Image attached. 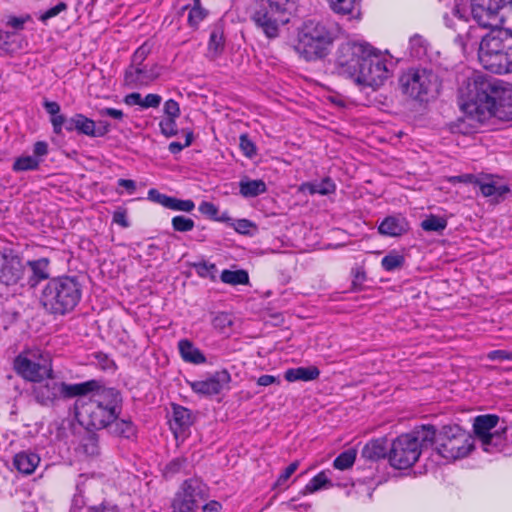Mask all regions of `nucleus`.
<instances>
[{"label":"nucleus","mask_w":512,"mask_h":512,"mask_svg":"<svg viewBox=\"0 0 512 512\" xmlns=\"http://www.w3.org/2000/svg\"><path fill=\"white\" fill-rule=\"evenodd\" d=\"M357 0H329L330 6L335 13L348 15L352 14Z\"/></svg>","instance_id":"49"},{"label":"nucleus","mask_w":512,"mask_h":512,"mask_svg":"<svg viewBox=\"0 0 512 512\" xmlns=\"http://www.w3.org/2000/svg\"><path fill=\"white\" fill-rule=\"evenodd\" d=\"M357 452L355 449H347L343 452H341L333 462L334 468L338 470H346L355 462Z\"/></svg>","instance_id":"44"},{"label":"nucleus","mask_w":512,"mask_h":512,"mask_svg":"<svg viewBox=\"0 0 512 512\" xmlns=\"http://www.w3.org/2000/svg\"><path fill=\"white\" fill-rule=\"evenodd\" d=\"M231 381L230 373L227 370L217 371L204 380L189 381L192 391L201 396H214L224 389Z\"/></svg>","instance_id":"16"},{"label":"nucleus","mask_w":512,"mask_h":512,"mask_svg":"<svg viewBox=\"0 0 512 512\" xmlns=\"http://www.w3.org/2000/svg\"><path fill=\"white\" fill-rule=\"evenodd\" d=\"M499 422V417L494 414H486L477 416L474 420L473 429L475 436L481 441L492 434V430H497L496 427Z\"/></svg>","instance_id":"25"},{"label":"nucleus","mask_w":512,"mask_h":512,"mask_svg":"<svg viewBox=\"0 0 512 512\" xmlns=\"http://www.w3.org/2000/svg\"><path fill=\"white\" fill-rule=\"evenodd\" d=\"M405 264V257L396 251L389 252L381 260L382 268L387 272L401 269Z\"/></svg>","instance_id":"39"},{"label":"nucleus","mask_w":512,"mask_h":512,"mask_svg":"<svg viewBox=\"0 0 512 512\" xmlns=\"http://www.w3.org/2000/svg\"><path fill=\"white\" fill-rule=\"evenodd\" d=\"M368 51H371V45L366 42L347 41L341 43L335 54L336 73L353 80L362 63V58Z\"/></svg>","instance_id":"11"},{"label":"nucleus","mask_w":512,"mask_h":512,"mask_svg":"<svg viewBox=\"0 0 512 512\" xmlns=\"http://www.w3.org/2000/svg\"><path fill=\"white\" fill-rule=\"evenodd\" d=\"M388 65L391 62L385 55L371 46V51L362 58V63L354 76L357 85L377 88L384 84L390 75Z\"/></svg>","instance_id":"10"},{"label":"nucleus","mask_w":512,"mask_h":512,"mask_svg":"<svg viewBox=\"0 0 512 512\" xmlns=\"http://www.w3.org/2000/svg\"><path fill=\"white\" fill-rule=\"evenodd\" d=\"M108 432L120 438L133 440L137 436V427L131 420L117 419L110 422Z\"/></svg>","instance_id":"26"},{"label":"nucleus","mask_w":512,"mask_h":512,"mask_svg":"<svg viewBox=\"0 0 512 512\" xmlns=\"http://www.w3.org/2000/svg\"><path fill=\"white\" fill-rule=\"evenodd\" d=\"M157 74L148 70L146 66L142 65H129L125 70V81L127 84L143 85L154 80Z\"/></svg>","instance_id":"23"},{"label":"nucleus","mask_w":512,"mask_h":512,"mask_svg":"<svg viewBox=\"0 0 512 512\" xmlns=\"http://www.w3.org/2000/svg\"><path fill=\"white\" fill-rule=\"evenodd\" d=\"M79 451L87 456H97L100 452L98 435L92 431L86 432L80 440Z\"/></svg>","instance_id":"35"},{"label":"nucleus","mask_w":512,"mask_h":512,"mask_svg":"<svg viewBox=\"0 0 512 512\" xmlns=\"http://www.w3.org/2000/svg\"><path fill=\"white\" fill-rule=\"evenodd\" d=\"M409 223L401 215H391L383 219L378 226L379 234L388 237H399L409 231Z\"/></svg>","instance_id":"19"},{"label":"nucleus","mask_w":512,"mask_h":512,"mask_svg":"<svg viewBox=\"0 0 512 512\" xmlns=\"http://www.w3.org/2000/svg\"><path fill=\"white\" fill-rule=\"evenodd\" d=\"M164 113L166 117L178 118L180 116V107L177 101L169 99L164 103Z\"/></svg>","instance_id":"58"},{"label":"nucleus","mask_w":512,"mask_h":512,"mask_svg":"<svg viewBox=\"0 0 512 512\" xmlns=\"http://www.w3.org/2000/svg\"><path fill=\"white\" fill-rule=\"evenodd\" d=\"M40 162L41 160L34 156H21L14 161L12 169L15 172L34 171L39 168Z\"/></svg>","instance_id":"41"},{"label":"nucleus","mask_w":512,"mask_h":512,"mask_svg":"<svg viewBox=\"0 0 512 512\" xmlns=\"http://www.w3.org/2000/svg\"><path fill=\"white\" fill-rule=\"evenodd\" d=\"M179 352L184 361L193 364L205 363L206 357L196 348L193 343L187 339H182L178 343Z\"/></svg>","instance_id":"30"},{"label":"nucleus","mask_w":512,"mask_h":512,"mask_svg":"<svg viewBox=\"0 0 512 512\" xmlns=\"http://www.w3.org/2000/svg\"><path fill=\"white\" fill-rule=\"evenodd\" d=\"M171 225L174 231L184 233L193 230L195 222L193 219L184 215H177L172 218Z\"/></svg>","instance_id":"48"},{"label":"nucleus","mask_w":512,"mask_h":512,"mask_svg":"<svg viewBox=\"0 0 512 512\" xmlns=\"http://www.w3.org/2000/svg\"><path fill=\"white\" fill-rule=\"evenodd\" d=\"M299 190L311 195H329L336 191V184L330 177H325L320 182H304L300 185Z\"/></svg>","instance_id":"29"},{"label":"nucleus","mask_w":512,"mask_h":512,"mask_svg":"<svg viewBox=\"0 0 512 512\" xmlns=\"http://www.w3.org/2000/svg\"><path fill=\"white\" fill-rule=\"evenodd\" d=\"M162 97L158 94H147L142 101V108H158L161 104Z\"/></svg>","instance_id":"63"},{"label":"nucleus","mask_w":512,"mask_h":512,"mask_svg":"<svg viewBox=\"0 0 512 512\" xmlns=\"http://www.w3.org/2000/svg\"><path fill=\"white\" fill-rule=\"evenodd\" d=\"M299 461L290 463L276 480V486H283L292 474L298 469Z\"/></svg>","instance_id":"56"},{"label":"nucleus","mask_w":512,"mask_h":512,"mask_svg":"<svg viewBox=\"0 0 512 512\" xmlns=\"http://www.w3.org/2000/svg\"><path fill=\"white\" fill-rule=\"evenodd\" d=\"M66 9L67 4L65 2H59L57 5L44 12L39 19L45 22L46 20L57 16L59 13L65 11Z\"/></svg>","instance_id":"60"},{"label":"nucleus","mask_w":512,"mask_h":512,"mask_svg":"<svg viewBox=\"0 0 512 512\" xmlns=\"http://www.w3.org/2000/svg\"><path fill=\"white\" fill-rule=\"evenodd\" d=\"M121 396L113 388L104 389L88 400L79 398L75 402L76 417L87 430L108 428L118 417L121 409Z\"/></svg>","instance_id":"2"},{"label":"nucleus","mask_w":512,"mask_h":512,"mask_svg":"<svg viewBox=\"0 0 512 512\" xmlns=\"http://www.w3.org/2000/svg\"><path fill=\"white\" fill-rule=\"evenodd\" d=\"M320 376V370L316 366L289 368L284 373V378L288 382L313 381Z\"/></svg>","instance_id":"27"},{"label":"nucleus","mask_w":512,"mask_h":512,"mask_svg":"<svg viewBox=\"0 0 512 512\" xmlns=\"http://www.w3.org/2000/svg\"><path fill=\"white\" fill-rule=\"evenodd\" d=\"M169 424L175 437H178L193 424L192 412L184 406L172 404V416Z\"/></svg>","instance_id":"18"},{"label":"nucleus","mask_w":512,"mask_h":512,"mask_svg":"<svg viewBox=\"0 0 512 512\" xmlns=\"http://www.w3.org/2000/svg\"><path fill=\"white\" fill-rule=\"evenodd\" d=\"M336 39V27L323 20H305L297 30L296 52L306 61L325 58Z\"/></svg>","instance_id":"5"},{"label":"nucleus","mask_w":512,"mask_h":512,"mask_svg":"<svg viewBox=\"0 0 512 512\" xmlns=\"http://www.w3.org/2000/svg\"><path fill=\"white\" fill-rule=\"evenodd\" d=\"M254 224L248 219H238L231 223V227L239 234H249V230Z\"/></svg>","instance_id":"59"},{"label":"nucleus","mask_w":512,"mask_h":512,"mask_svg":"<svg viewBox=\"0 0 512 512\" xmlns=\"http://www.w3.org/2000/svg\"><path fill=\"white\" fill-rule=\"evenodd\" d=\"M435 438L434 426H422L412 434L397 437L391 444L388 460L395 469H408L419 458L424 448L432 445Z\"/></svg>","instance_id":"7"},{"label":"nucleus","mask_w":512,"mask_h":512,"mask_svg":"<svg viewBox=\"0 0 512 512\" xmlns=\"http://www.w3.org/2000/svg\"><path fill=\"white\" fill-rule=\"evenodd\" d=\"M212 325L220 333L226 334L233 325V317L227 312H219L214 316Z\"/></svg>","instance_id":"46"},{"label":"nucleus","mask_w":512,"mask_h":512,"mask_svg":"<svg viewBox=\"0 0 512 512\" xmlns=\"http://www.w3.org/2000/svg\"><path fill=\"white\" fill-rule=\"evenodd\" d=\"M148 198L163 207L167 208L170 202L171 196L160 193L158 190L152 188L148 191Z\"/></svg>","instance_id":"57"},{"label":"nucleus","mask_w":512,"mask_h":512,"mask_svg":"<svg viewBox=\"0 0 512 512\" xmlns=\"http://www.w3.org/2000/svg\"><path fill=\"white\" fill-rule=\"evenodd\" d=\"M209 12L205 9L201 3L193 4L188 13V25L192 29L196 30L199 27V24L208 16Z\"/></svg>","instance_id":"40"},{"label":"nucleus","mask_w":512,"mask_h":512,"mask_svg":"<svg viewBox=\"0 0 512 512\" xmlns=\"http://www.w3.org/2000/svg\"><path fill=\"white\" fill-rule=\"evenodd\" d=\"M14 369L24 379L34 382V384L53 374L49 359L41 358L35 361L21 354L14 360Z\"/></svg>","instance_id":"13"},{"label":"nucleus","mask_w":512,"mask_h":512,"mask_svg":"<svg viewBox=\"0 0 512 512\" xmlns=\"http://www.w3.org/2000/svg\"><path fill=\"white\" fill-rule=\"evenodd\" d=\"M45 111L51 116L50 122L53 132L60 135L63 130L64 115L60 114V105L55 101L45 100L43 102Z\"/></svg>","instance_id":"34"},{"label":"nucleus","mask_w":512,"mask_h":512,"mask_svg":"<svg viewBox=\"0 0 512 512\" xmlns=\"http://www.w3.org/2000/svg\"><path fill=\"white\" fill-rule=\"evenodd\" d=\"M476 30V27L470 25L468 29L464 31V33L458 32L457 36L455 37V42L461 47L463 51L466 50L468 42L475 37L474 33Z\"/></svg>","instance_id":"54"},{"label":"nucleus","mask_w":512,"mask_h":512,"mask_svg":"<svg viewBox=\"0 0 512 512\" xmlns=\"http://www.w3.org/2000/svg\"><path fill=\"white\" fill-rule=\"evenodd\" d=\"M195 208V203L190 200H182L175 197L170 198L169 205L167 209L175 210V211H183V212H191Z\"/></svg>","instance_id":"50"},{"label":"nucleus","mask_w":512,"mask_h":512,"mask_svg":"<svg viewBox=\"0 0 512 512\" xmlns=\"http://www.w3.org/2000/svg\"><path fill=\"white\" fill-rule=\"evenodd\" d=\"M29 266L32 271V275L29 278V285L31 287H35L40 281L49 278V260L47 258L30 261Z\"/></svg>","instance_id":"33"},{"label":"nucleus","mask_w":512,"mask_h":512,"mask_svg":"<svg viewBox=\"0 0 512 512\" xmlns=\"http://www.w3.org/2000/svg\"><path fill=\"white\" fill-rule=\"evenodd\" d=\"M482 37L478 58L484 69L495 74L512 72V30L494 26Z\"/></svg>","instance_id":"3"},{"label":"nucleus","mask_w":512,"mask_h":512,"mask_svg":"<svg viewBox=\"0 0 512 512\" xmlns=\"http://www.w3.org/2000/svg\"><path fill=\"white\" fill-rule=\"evenodd\" d=\"M332 486L333 484L331 480L328 478L326 472L321 471L306 484L301 493L303 495H307Z\"/></svg>","instance_id":"37"},{"label":"nucleus","mask_w":512,"mask_h":512,"mask_svg":"<svg viewBox=\"0 0 512 512\" xmlns=\"http://www.w3.org/2000/svg\"><path fill=\"white\" fill-rule=\"evenodd\" d=\"M452 14L463 24L465 25L469 21V15H472L471 10L465 6H461L459 4L455 5L452 10Z\"/></svg>","instance_id":"61"},{"label":"nucleus","mask_w":512,"mask_h":512,"mask_svg":"<svg viewBox=\"0 0 512 512\" xmlns=\"http://www.w3.org/2000/svg\"><path fill=\"white\" fill-rule=\"evenodd\" d=\"M77 119L78 122L75 126L77 133L95 137V121L81 113H77Z\"/></svg>","instance_id":"45"},{"label":"nucleus","mask_w":512,"mask_h":512,"mask_svg":"<svg viewBox=\"0 0 512 512\" xmlns=\"http://www.w3.org/2000/svg\"><path fill=\"white\" fill-rule=\"evenodd\" d=\"M151 52V47L148 43L142 44L137 50L134 52L130 65H142L147 56Z\"/></svg>","instance_id":"53"},{"label":"nucleus","mask_w":512,"mask_h":512,"mask_svg":"<svg viewBox=\"0 0 512 512\" xmlns=\"http://www.w3.org/2000/svg\"><path fill=\"white\" fill-rule=\"evenodd\" d=\"M32 396L41 406L50 407L60 399L59 381L54 377L47 376L38 381L32 387Z\"/></svg>","instance_id":"17"},{"label":"nucleus","mask_w":512,"mask_h":512,"mask_svg":"<svg viewBox=\"0 0 512 512\" xmlns=\"http://www.w3.org/2000/svg\"><path fill=\"white\" fill-rule=\"evenodd\" d=\"M446 227L447 220L436 215H430L421 222V228L427 232H442Z\"/></svg>","instance_id":"43"},{"label":"nucleus","mask_w":512,"mask_h":512,"mask_svg":"<svg viewBox=\"0 0 512 512\" xmlns=\"http://www.w3.org/2000/svg\"><path fill=\"white\" fill-rule=\"evenodd\" d=\"M430 48V44L422 35L415 34L410 37L409 40V51L410 55L416 59H423Z\"/></svg>","instance_id":"36"},{"label":"nucleus","mask_w":512,"mask_h":512,"mask_svg":"<svg viewBox=\"0 0 512 512\" xmlns=\"http://www.w3.org/2000/svg\"><path fill=\"white\" fill-rule=\"evenodd\" d=\"M60 398H74L79 396H86L91 392L100 389L101 385L97 380H89L82 383L67 384L59 381Z\"/></svg>","instance_id":"20"},{"label":"nucleus","mask_w":512,"mask_h":512,"mask_svg":"<svg viewBox=\"0 0 512 512\" xmlns=\"http://www.w3.org/2000/svg\"><path fill=\"white\" fill-rule=\"evenodd\" d=\"M437 452L447 460L464 458L474 449V437L458 425L443 426L438 435L435 434Z\"/></svg>","instance_id":"8"},{"label":"nucleus","mask_w":512,"mask_h":512,"mask_svg":"<svg viewBox=\"0 0 512 512\" xmlns=\"http://www.w3.org/2000/svg\"><path fill=\"white\" fill-rule=\"evenodd\" d=\"M40 463L38 454L28 451H21L13 458V466L22 474H32Z\"/></svg>","instance_id":"24"},{"label":"nucleus","mask_w":512,"mask_h":512,"mask_svg":"<svg viewBox=\"0 0 512 512\" xmlns=\"http://www.w3.org/2000/svg\"><path fill=\"white\" fill-rule=\"evenodd\" d=\"M83 286L77 276H58L50 279L41 291L40 303L53 315L72 312L80 303Z\"/></svg>","instance_id":"4"},{"label":"nucleus","mask_w":512,"mask_h":512,"mask_svg":"<svg viewBox=\"0 0 512 512\" xmlns=\"http://www.w3.org/2000/svg\"><path fill=\"white\" fill-rule=\"evenodd\" d=\"M199 212L211 220H215L219 212L218 207L209 201H202L198 207Z\"/></svg>","instance_id":"55"},{"label":"nucleus","mask_w":512,"mask_h":512,"mask_svg":"<svg viewBox=\"0 0 512 512\" xmlns=\"http://www.w3.org/2000/svg\"><path fill=\"white\" fill-rule=\"evenodd\" d=\"M267 191V185L262 179L244 177L239 182V192L244 198H254Z\"/></svg>","instance_id":"28"},{"label":"nucleus","mask_w":512,"mask_h":512,"mask_svg":"<svg viewBox=\"0 0 512 512\" xmlns=\"http://www.w3.org/2000/svg\"><path fill=\"white\" fill-rule=\"evenodd\" d=\"M220 279L223 283L233 286L246 285L249 283V275L247 271L243 269L235 271L225 269L222 271Z\"/></svg>","instance_id":"38"},{"label":"nucleus","mask_w":512,"mask_h":512,"mask_svg":"<svg viewBox=\"0 0 512 512\" xmlns=\"http://www.w3.org/2000/svg\"><path fill=\"white\" fill-rule=\"evenodd\" d=\"M506 427L494 430L492 434L488 435L487 438L482 439L481 446L483 450L489 453L499 452L505 446L506 438Z\"/></svg>","instance_id":"31"},{"label":"nucleus","mask_w":512,"mask_h":512,"mask_svg":"<svg viewBox=\"0 0 512 512\" xmlns=\"http://www.w3.org/2000/svg\"><path fill=\"white\" fill-rule=\"evenodd\" d=\"M224 48L225 38L223 30L220 26H215L210 33L208 42V56L211 59H215L223 53Z\"/></svg>","instance_id":"32"},{"label":"nucleus","mask_w":512,"mask_h":512,"mask_svg":"<svg viewBox=\"0 0 512 512\" xmlns=\"http://www.w3.org/2000/svg\"><path fill=\"white\" fill-rule=\"evenodd\" d=\"M31 17L29 15H26L25 17H16V16H9L7 18V26H10L14 30H23L24 24L29 21Z\"/></svg>","instance_id":"62"},{"label":"nucleus","mask_w":512,"mask_h":512,"mask_svg":"<svg viewBox=\"0 0 512 512\" xmlns=\"http://www.w3.org/2000/svg\"><path fill=\"white\" fill-rule=\"evenodd\" d=\"M487 358L491 361H504L509 360L512 361V351L506 350H493L487 354Z\"/></svg>","instance_id":"64"},{"label":"nucleus","mask_w":512,"mask_h":512,"mask_svg":"<svg viewBox=\"0 0 512 512\" xmlns=\"http://www.w3.org/2000/svg\"><path fill=\"white\" fill-rule=\"evenodd\" d=\"M440 85L437 73L425 66L409 67L399 77V86L402 92L420 101H423L426 96L438 92Z\"/></svg>","instance_id":"9"},{"label":"nucleus","mask_w":512,"mask_h":512,"mask_svg":"<svg viewBox=\"0 0 512 512\" xmlns=\"http://www.w3.org/2000/svg\"><path fill=\"white\" fill-rule=\"evenodd\" d=\"M161 133L166 137L175 136L178 132L176 118L166 117L159 122Z\"/></svg>","instance_id":"51"},{"label":"nucleus","mask_w":512,"mask_h":512,"mask_svg":"<svg viewBox=\"0 0 512 512\" xmlns=\"http://www.w3.org/2000/svg\"><path fill=\"white\" fill-rule=\"evenodd\" d=\"M473 87L470 99L462 106L470 120L481 124L492 117L512 120V86L479 77Z\"/></svg>","instance_id":"1"},{"label":"nucleus","mask_w":512,"mask_h":512,"mask_svg":"<svg viewBox=\"0 0 512 512\" xmlns=\"http://www.w3.org/2000/svg\"><path fill=\"white\" fill-rule=\"evenodd\" d=\"M188 467L187 459L183 457H177L171 460L164 469V476L166 478L173 477L174 475L183 472Z\"/></svg>","instance_id":"47"},{"label":"nucleus","mask_w":512,"mask_h":512,"mask_svg":"<svg viewBox=\"0 0 512 512\" xmlns=\"http://www.w3.org/2000/svg\"><path fill=\"white\" fill-rule=\"evenodd\" d=\"M297 0H258L251 12V20L265 37L274 40L280 36L295 12Z\"/></svg>","instance_id":"6"},{"label":"nucleus","mask_w":512,"mask_h":512,"mask_svg":"<svg viewBox=\"0 0 512 512\" xmlns=\"http://www.w3.org/2000/svg\"><path fill=\"white\" fill-rule=\"evenodd\" d=\"M25 267L21 258L12 250L0 252V283L16 285L23 278Z\"/></svg>","instance_id":"14"},{"label":"nucleus","mask_w":512,"mask_h":512,"mask_svg":"<svg viewBox=\"0 0 512 512\" xmlns=\"http://www.w3.org/2000/svg\"><path fill=\"white\" fill-rule=\"evenodd\" d=\"M388 454V440L386 438L369 441L361 451V456L368 461L384 459Z\"/></svg>","instance_id":"22"},{"label":"nucleus","mask_w":512,"mask_h":512,"mask_svg":"<svg viewBox=\"0 0 512 512\" xmlns=\"http://www.w3.org/2000/svg\"><path fill=\"white\" fill-rule=\"evenodd\" d=\"M478 187L484 197H492L496 202L504 200L505 196L510 192L508 185L498 184L491 176L481 179Z\"/></svg>","instance_id":"21"},{"label":"nucleus","mask_w":512,"mask_h":512,"mask_svg":"<svg viewBox=\"0 0 512 512\" xmlns=\"http://www.w3.org/2000/svg\"><path fill=\"white\" fill-rule=\"evenodd\" d=\"M512 6V0H471L472 17L479 27L492 26L491 19H495L499 10Z\"/></svg>","instance_id":"15"},{"label":"nucleus","mask_w":512,"mask_h":512,"mask_svg":"<svg viewBox=\"0 0 512 512\" xmlns=\"http://www.w3.org/2000/svg\"><path fill=\"white\" fill-rule=\"evenodd\" d=\"M191 266L195 269V272L199 277L208 278L213 282L216 281L217 267L214 263H209L203 260L201 262L192 263Z\"/></svg>","instance_id":"42"},{"label":"nucleus","mask_w":512,"mask_h":512,"mask_svg":"<svg viewBox=\"0 0 512 512\" xmlns=\"http://www.w3.org/2000/svg\"><path fill=\"white\" fill-rule=\"evenodd\" d=\"M239 141L240 149L246 157L252 158L257 154L256 146L247 134L240 135Z\"/></svg>","instance_id":"52"},{"label":"nucleus","mask_w":512,"mask_h":512,"mask_svg":"<svg viewBox=\"0 0 512 512\" xmlns=\"http://www.w3.org/2000/svg\"><path fill=\"white\" fill-rule=\"evenodd\" d=\"M209 497L207 485L199 478L185 480L176 492L172 501V508L198 511L200 504Z\"/></svg>","instance_id":"12"}]
</instances>
